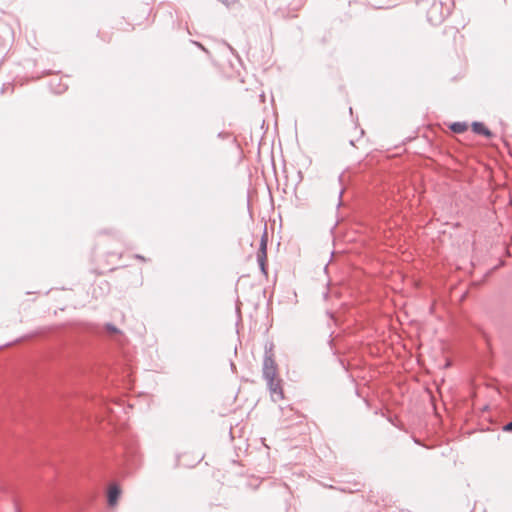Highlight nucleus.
<instances>
[{
  "instance_id": "obj_1",
  "label": "nucleus",
  "mask_w": 512,
  "mask_h": 512,
  "mask_svg": "<svg viewBox=\"0 0 512 512\" xmlns=\"http://www.w3.org/2000/svg\"><path fill=\"white\" fill-rule=\"evenodd\" d=\"M272 346V344L270 345V347H268L267 345L265 346L262 375L267 383L272 400L274 402H277L284 398V393L281 386L282 380L276 377L277 364L274 360Z\"/></svg>"
},
{
  "instance_id": "obj_2",
  "label": "nucleus",
  "mask_w": 512,
  "mask_h": 512,
  "mask_svg": "<svg viewBox=\"0 0 512 512\" xmlns=\"http://www.w3.org/2000/svg\"><path fill=\"white\" fill-rule=\"evenodd\" d=\"M451 0L434 1L427 11V19L433 25H438L449 15Z\"/></svg>"
},
{
  "instance_id": "obj_3",
  "label": "nucleus",
  "mask_w": 512,
  "mask_h": 512,
  "mask_svg": "<svg viewBox=\"0 0 512 512\" xmlns=\"http://www.w3.org/2000/svg\"><path fill=\"white\" fill-rule=\"evenodd\" d=\"M266 261H267V232L266 229L261 237L260 246L257 252V262L261 271L266 274Z\"/></svg>"
},
{
  "instance_id": "obj_4",
  "label": "nucleus",
  "mask_w": 512,
  "mask_h": 512,
  "mask_svg": "<svg viewBox=\"0 0 512 512\" xmlns=\"http://www.w3.org/2000/svg\"><path fill=\"white\" fill-rule=\"evenodd\" d=\"M472 130L474 133L479 134V135H484L486 137L492 136L491 131L481 122H473Z\"/></svg>"
},
{
  "instance_id": "obj_5",
  "label": "nucleus",
  "mask_w": 512,
  "mask_h": 512,
  "mask_svg": "<svg viewBox=\"0 0 512 512\" xmlns=\"http://www.w3.org/2000/svg\"><path fill=\"white\" fill-rule=\"evenodd\" d=\"M120 496V489L118 486H111L108 490V504L114 506Z\"/></svg>"
},
{
  "instance_id": "obj_6",
  "label": "nucleus",
  "mask_w": 512,
  "mask_h": 512,
  "mask_svg": "<svg viewBox=\"0 0 512 512\" xmlns=\"http://www.w3.org/2000/svg\"><path fill=\"white\" fill-rule=\"evenodd\" d=\"M468 128V125L467 123L465 122H454L450 125V129L454 132V133H463L467 130Z\"/></svg>"
},
{
  "instance_id": "obj_7",
  "label": "nucleus",
  "mask_w": 512,
  "mask_h": 512,
  "mask_svg": "<svg viewBox=\"0 0 512 512\" xmlns=\"http://www.w3.org/2000/svg\"><path fill=\"white\" fill-rule=\"evenodd\" d=\"M105 330L109 335H115V334L121 333V331L115 325H113L111 323L105 324Z\"/></svg>"
},
{
  "instance_id": "obj_8",
  "label": "nucleus",
  "mask_w": 512,
  "mask_h": 512,
  "mask_svg": "<svg viewBox=\"0 0 512 512\" xmlns=\"http://www.w3.org/2000/svg\"><path fill=\"white\" fill-rule=\"evenodd\" d=\"M503 431L505 432H512V420L507 422L504 426H503Z\"/></svg>"
},
{
  "instance_id": "obj_9",
  "label": "nucleus",
  "mask_w": 512,
  "mask_h": 512,
  "mask_svg": "<svg viewBox=\"0 0 512 512\" xmlns=\"http://www.w3.org/2000/svg\"><path fill=\"white\" fill-rule=\"evenodd\" d=\"M219 1L222 2L224 5H226L227 7H229L232 4H234L236 0H219Z\"/></svg>"
},
{
  "instance_id": "obj_10",
  "label": "nucleus",
  "mask_w": 512,
  "mask_h": 512,
  "mask_svg": "<svg viewBox=\"0 0 512 512\" xmlns=\"http://www.w3.org/2000/svg\"><path fill=\"white\" fill-rule=\"evenodd\" d=\"M508 204L509 205H512V194L509 192V201H508Z\"/></svg>"
},
{
  "instance_id": "obj_11",
  "label": "nucleus",
  "mask_w": 512,
  "mask_h": 512,
  "mask_svg": "<svg viewBox=\"0 0 512 512\" xmlns=\"http://www.w3.org/2000/svg\"><path fill=\"white\" fill-rule=\"evenodd\" d=\"M135 257H136L137 259L144 260V257H143V256H141V255H138V254H137V255H135Z\"/></svg>"
},
{
  "instance_id": "obj_12",
  "label": "nucleus",
  "mask_w": 512,
  "mask_h": 512,
  "mask_svg": "<svg viewBox=\"0 0 512 512\" xmlns=\"http://www.w3.org/2000/svg\"><path fill=\"white\" fill-rule=\"evenodd\" d=\"M508 154L512 155V151H511V149L509 147H508Z\"/></svg>"
},
{
  "instance_id": "obj_13",
  "label": "nucleus",
  "mask_w": 512,
  "mask_h": 512,
  "mask_svg": "<svg viewBox=\"0 0 512 512\" xmlns=\"http://www.w3.org/2000/svg\"><path fill=\"white\" fill-rule=\"evenodd\" d=\"M64 89L57 90V93H61Z\"/></svg>"
}]
</instances>
